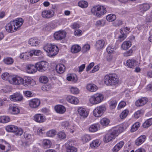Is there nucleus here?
Here are the masks:
<instances>
[{"mask_svg": "<svg viewBox=\"0 0 152 152\" xmlns=\"http://www.w3.org/2000/svg\"><path fill=\"white\" fill-rule=\"evenodd\" d=\"M152 124V118L147 119L143 124L142 126L144 128H148Z\"/></svg>", "mask_w": 152, "mask_h": 152, "instance_id": "nucleus-42", "label": "nucleus"}, {"mask_svg": "<svg viewBox=\"0 0 152 152\" xmlns=\"http://www.w3.org/2000/svg\"><path fill=\"white\" fill-rule=\"evenodd\" d=\"M39 80L40 83L45 84L48 83L49 80L47 77L42 75L39 78Z\"/></svg>", "mask_w": 152, "mask_h": 152, "instance_id": "nucleus-41", "label": "nucleus"}, {"mask_svg": "<svg viewBox=\"0 0 152 152\" xmlns=\"http://www.w3.org/2000/svg\"><path fill=\"white\" fill-rule=\"evenodd\" d=\"M104 82L106 85L109 86H116L119 82V78L115 74L106 75L104 77Z\"/></svg>", "mask_w": 152, "mask_h": 152, "instance_id": "nucleus-1", "label": "nucleus"}, {"mask_svg": "<svg viewBox=\"0 0 152 152\" xmlns=\"http://www.w3.org/2000/svg\"><path fill=\"white\" fill-rule=\"evenodd\" d=\"M11 21L6 25L5 29L6 31L9 33H12L17 31L19 27V19Z\"/></svg>", "mask_w": 152, "mask_h": 152, "instance_id": "nucleus-4", "label": "nucleus"}, {"mask_svg": "<svg viewBox=\"0 0 152 152\" xmlns=\"http://www.w3.org/2000/svg\"><path fill=\"white\" fill-rule=\"evenodd\" d=\"M90 49V46L88 44L84 45L82 48V51L85 53L88 50Z\"/></svg>", "mask_w": 152, "mask_h": 152, "instance_id": "nucleus-58", "label": "nucleus"}, {"mask_svg": "<svg viewBox=\"0 0 152 152\" xmlns=\"http://www.w3.org/2000/svg\"><path fill=\"white\" fill-rule=\"evenodd\" d=\"M91 13L94 15L100 17L107 12L106 7L103 6L97 5L93 7L91 10Z\"/></svg>", "mask_w": 152, "mask_h": 152, "instance_id": "nucleus-3", "label": "nucleus"}, {"mask_svg": "<svg viewBox=\"0 0 152 152\" xmlns=\"http://www.w3.org/2000/svg\"><path fill=\"white\" fill-rule=\"evenodd\" d=\"M54 15V12L51 10H45L42 12V16L44 18L48 19L53 17Z\"/></svg>", "mask_w": 152, "mask_h": 152, "instance_id": "nucleus-13", "label": "nucleus"}, {"mask_svg": "<svg viewBox=\"0 0 152 152\" xmlns=\"http://www.w3.org/2000/svg\"><path fill=\"white\" fill-rule=\"evenodd\" d=\"M66 79L69 81H72L74 83H76L77 80V76L75 74H71L68 75Z\"/></svg>", "mask_w": 152, "mask_h": 152, "instance_id": "nucleus-33", "label": "nucleus"}, {"mask_svg": "<svg viewBox=\"0 0 152 152\" xmlns=\"http://www.w3.org/2000/svg\"><path fill=\"white\" fill-rule=\"evenodd\" d=\"M105 42L103 39H99L96 41L95 45V48L98 50L102 49L104 47Z\"/></svg>", "mask_w": 152, "mask_h": 152, "instance_id": "nucleus-15", "label": "nucleus"}, {"mask_svg": "<svg viewBox=\"0 0 152 152\" xmlns=\"http://www.w3.org/2000/svg\"><path fill=\"white\" fill-rule=\"evenodd\" d=\"M58 137L60 139H63L66 137V135L63 132H60L57 134Z\"/></svg>", "mask_w": 152, "mask_h": 152, "instance_id": "nucleus-60", "label": "nucleus"}, {"mask_svg": "<svg viewBox=\"0 0 152 152\" xmlns=\"http://www.w3.org/2000/svg\"><path fill=\"white\" fill-rule=\"evenodd\" d=\"M128 126V124L126 123H125L122 125L114 128L113 129L114 132L118 133V136L120 133L123 132Z\"/></svg>", "mask_w": 152, "mask_h": 152, "instance_id": "nucleus-11", "label": "nucleus"}, {"mask_svg": "<svg viewBox=\"0 0 152 152\" xmlns=\"http://www.w3.org/2000/svg\"><path fill=\"white\" fill-rule=\"evenodd\" d=\"M34 120L37 122L42 123L46 120L45 117L43 114H37L34 116Z\"/></svg>", "mask_w": 152, "mask_h": 152, "instance_id": "nucleus-16", "label": "nucleus"}, {"mask_svg": "<svg viewBox=\"0 0 152 152\" xmlns=\"http://www.w3.org/2000/svg\"><path fill=\"white\" fill-rule=\"evenodd\" d=\"M56 134V131L55 130H51L47 132L46 135L48 137H53Z\"/></svg>", "mask_w": 152, "mask_h": 152, "instance_id": "nucleus-51", "label": "nucleus"}, {"mask_svg": "<svg viewBox=\"0 0 152 152\" xmlns=\"http://www.w3.org/2000/svg\"><path fill=\"white\" fill-rule=\"evenodd\" d=\"M24 82L25 85H24V86H26L29 84L33 86L34 84V81L30 77H24Z\"/></svg>", "mask_w": 152, "mask_h": 152, "instance_id": "nucleus-31", "label": "nucleus"}, {"mask_svg": "<svg viewBox=\"0 0 152 152\" xmlns=\"http://www.w3.org/2000/svg\"><path fill=\"white\" fill-rule=\"evenodd\" d=\"M42 145L45 148H50L51 145V142L48 139H44L42 141Z\"/></svg>", "mask_w": 152, "mask_h": 152, "instance_id": "nucleus-35", "label": "nucleus"}, {"mask_svg": "<svg viewBox=\"0 0 152 152\" xmlns=\"http://www.w3.org/2000/svg\"><path fill=\"white\" fill-rule=\"evenodd\" d=\"M30 53L29 52L28 53H23L20 56V58L23 59H28L29 58V56Z\"/></svg>", "mask_w": 152, "mask_h": 152, "instance_id": "nucleus-54", "label": "nucleus"}, {"mask_svg": "<svg viewBox=\"0 0 152 152\" xmlns=\"http://www.w3.org/2000/svg\"><path fill=\"white\" fill-rule=\"evenodd\" d=\"M123 24V21L121 20H118L113 23V25L115 27L119 26Z\"/></svg>", "mask_w": 152, "mask_h": 152, "instance_id": "nucleus-56", "label": "nucleus"}, {"mask_svg": "<svg viewBox=\"0 0 152 152\" xmlns=\"http://www.w3.org/2000/svg\"><path fill=\"white\" fill-rule=\"evenodd\" d=\"M117 105V102L115 100H112L110 102V107L111 109H113L115 108Z\"/></svg>", "mask_w": 152, "mask_h": 152, "instance_id": "nucleus-57", "label": "nucleus"}, {"mask_svg": "<svg viewBox=\"0 0 152 152\" xmlns=\"http://www.w3.org/2000/svg\"><path fill=\"white\" fill-rule=\"evenodd\" d=\"M8 110L9 112L12 114L16 115L19 113V109L15 105H10Z\"/></svg>", "mask_w": 152, "mask_h": 152, "instance_id": "nucleus-19", "label": "nucleus"}, {"mask_svg": "<svg viewBox=\"0 0 152 152\" xmlns=\"http://www.w3.org/2000/svg\"><path fill=\"white\" fill-rule=\"evenodd\" d=\"M28 42L30 45L35 46H36L38 45L39 43V40L36 38H33L30 39Z\"/></svg>", "mask_w": 152, "mask_h": 152, "instance_id": "nucleus-30", "label": "nucleus"}, {"mask_svg": "<svg viewBox=\"0 0 152 152\" xmlns=\"http://www.w3.org/2000/svg\"><path fill=\"white\" fill-rule=\"evenodd\" d=\"M75 126L73 124H70L67 130L70 132L73 133L75 129Z\"/></svg>", "mask_w": 152, "mask_h": 152, "instance_id": "nucleus-62", "label": "nucleus"}, {"mask_svg": "<svg viewBox=\"0 0 152 152\" xmlns=\"http://www.w3.org/2000/svg\"><path fill=\"white\" fill-rule=\"evenodd\" d=\"M124 144V142L123 141H121L118 143L113 148V152H117L123 147Z\"/></svg>", "mask_w": 152, "mask_h": 152, "instance_id": "nucleus-23", "label": "nucleus"}, {"mask_svg": "<svg viewBox=\"0 0 152 152\" xmlns=\"http://www.w3.org/2000/svg\"><path fill=\"white\" fill-rule=\"evenodd\" d=\"M91 139V136L88 134L84 135L81 137V140L83 143L89 141Z\"/></svg>", "mask_w": 152, "mask_h": 152, "instance_id": "nucleus-43", "label": "nucleus"}, {"mask_svg": "<svg viewBox=\"0 0 152 152\" xmlns=\"http://www.w3.org/2000/svg\"><path fill=\"white\" fill-rule=\"evenodd\" d=\"M54 109L56 112L59 114H63L66 111L65 107L61 105H57L54 107Z\"/></svg>", "mask_w": 152, "mask_h": 152, "instance_id": "nucleus-20", "label": "nucleus"}, {"mask_svg": "<svg viewBox=\"0 0 152 152\" xmlns=\"http://www.w3.org/2000/svg\"><path fill=\"white\" fill-rule=\"evenodd\" d=\"M113 46H109L107 47L106 49V50L108 54H111L113 53L114 52V48H113Z\"/></svg>", "mask_w": 152, "mask_h": 152, "instance_id": "nucleus-59", "label": "nucleus"}, {"mask_svg": "<svg viewBox=\"0 0 152 152\" xmlns=\"http://www.w3.org/2000/svg\"><path fill=\"white\" fill-rule=\"evenodd\" d=\"M10 121V118L7 116H0V123H5L9 122Z\"/></svg>", "mask_w": 152, "mask_h": 152, "instance_id": "nucleus-39", "label": "nucleus"}, {"mask_svg": "<svg viewBox=\"0 0 152 152\" xmlns=\"http://www.w3.org/2000/svg\"><path fill=\"white\" fill-rule=\"evenodd\" d=\"M106 110V107L104 104L98 106L94 110L93 112V115L95 117H100L102 116Z\"/></svg>", "mask_w": 152, "mask_h": 152, "instance_id": "nucleus-5", "label": "nucleus"}, {"mask_svg": "<svg viewBox=\"0 0 152 152\" xmlns=\"http://www.w3.org/2000/svg\"><path fill=\"white\" fill-rule=\"evenodd\" d=\"M78 6L82 8L87 7L88 6V4L87 1H81L78 3Z\"/></svg>", "mask_w": 152, "mask_h": 152, "instance_id": "nucleus-47", "label": "nucleus"}, {"mask_svg": "<svg viewBox=\"0 0 152 152\" xmlns=\"http://www.w3.org/2000/svg\"><path fill=\"white\" fill-rule=\"evenodd\" d=\"M81 47L78 45H75L72 46L71 48V52L74 53H77L81 50Z\"/></svg>", "mask_w": 152, "mask_h": 152, "instance_id": "nucleus-34", "label": "nucleus"}, {"mask_svg": "<svg viewBox=\"0 0 152 152\" xmlns=\"http://www.w3.org/2000/svg\"><path fill=\"white\" fill-rule=\"evenodd\" d=\"M105 24V22L104 20H98L96 21V25L97 26H104Z\"/></svg>", "mask_w": 152, "mask_h": 152, "instance_id": "nucleus-61", "label": "nucleus"}, {"mask_svg": "<svg viewBox=\"0 0 152 152\" xmlns=\"http://www.w3.org/2000/svg\"><path fill=\"white\" fill-rule=\"evenodd\" d=\"M101 143L99 139H96L92 141L90 144V146L92 149H96Z\"/></svg>", "mask_w": 152, "mask_h": 152, "instance_id": "nucleus-28", "label": "nucleus"}, {"mask_svg": "<svg viewBox=\"0 0 152 152\" xmlns=\"http://www.w3.org/2000/svg\"><path fill=\"white\" fill-rule=\"evenodd\" d=\"M89 103L92 105L98 104L93 95L91 96L89 98Z\"/></svg>", "mask_w": 152, "mask_h": 152, "instance_id": "nucleus-44", "label": "nucleus"}, {"mask_svg": "<svg viewBox=\"0 0 152 152\" xmlns=\"http://www.w3.org/2000/svg\"><path fill=\"white\" fill-rule=\"evenodd\" d=\"M147 101V99L142 98L137 100L135 104L137 107L142 106L146 104Z\"/></svg>", "mask_w": 152, "mask_h": 152, "instance_id": "nucleus-24", "label": "nucleus"}, {"mask_svg": "<svg viewBox=\"0 0 152 152\" xmlns=\"http://www.w3.org/2000/svg\"><path fill=\"white\" fill-rule=\"evenodd\" d=\"M109 122V120L106 118H102L100 121V124L103 126H106L108 125Z\"/></svg>", "mask_w": 152, "mask_h": 152, "instance_id": "nucleus-45", "label": "nucleus"}, {"mask_svg": "<svg viewBox=\"0 0 152 152\" xmlns=\"http://www.w3.org/2000/svg\"><path fill=\"white\" fill-rule=\"evenodd\" d=\"M47 63L44 61L39 62L36 64L37 70L41 72L45 71L47 69Z\"/></svg>", "mask_w": 152, "mask_h": 152, "instance_id": "nucleus-8", "label": "nucleus"}, {"mask_svg": "<svg viewBox=\"0 0 152 152\" xmlns=\"http://www.w3.org/2000/svg\"><path fill=\"white\" fill-rule=\"evenodd\" d=\"M66 99L67 101L72 104H77L79 102V100L76 97L71 95L68 96Z\"/></svg>", "mask_w": 152, "mask_h": 152, "instance_id": "nucleus-21", "label": "nucleus"}, {"mask_svg": "<svg viewBox=\"0 0 152 152\" xmlns=\"http://www.w3.org/2000/svg\"><path fill=\"white\" fill-rule=\"evenodd\" d=\"M45 130V129L44 127L42 126L39 127L37 131V134L40 135L44 133Z\"/></svg>", "mask_w": 152, "mask_h": 152, "instance_id": "nucleus-55", "label": "nucleus"}, {"mask_svg": "<svg viewBox=\"0 0 152 152\" xmlns=\"http://www.w3.org/2000/svg\"><path fill=\"white\" fill-rule=\"evenodd\" d=\"M146 137L144 135H141L138 137L135 141V144L137 145L142 144L145 140Z\"/></svg>", "mask_w": 152, "mask_h": 152, "instance_id": "nucleus-29", "label": "nucleus"}, {"mask_svg": "<svg viewBox=\"0 0 152 152\" xmlns=\"http://www.w3.org/2000/svg\"><path fill=\"white\" fill-rule=\"evenodd\" d=\"M129 111L128 110L126 109L123 110L120 115V118L121 119H124L127 116Z\"/></svg>", "mask_w": 152, "mask_h": 152, "instance_id": "nucleus-48", "label": "nucleus"}, {"mask_svg": "<svg viewBox=\"0 0 152 152\" xmlns=\"http://www.w3.org/2000/svg\"><path fill=\"white\" fill-rule=\"evenodd\" d=\"M150 7V5L147 3L140 4L138 6V9L142 12V13L148 10Z\"/></svg>", "mask_w": 152, "mask_h": 152, "instance_id": "nucleus-18", "label": "nucleus"}, {"mask_svg": "<svg viewBox=\"0 0 152 152\" xmlns=\"http://www.w3.org/2000/svg\"><path fill=\"white\" fill-rule=\"evenodd\" d=\"M44 50L48 53V55L50 57H52L56 55L59 51L58 47L55 45L48 44L43 48Z\"/></svg>", "mask_w": 152, "mask_h": 152, "instance_id": "nucleus-2", "label": "nucleus"}, {"mask_svg": "<svg viewBox=\"0 0 152 152\" xmlns=\"http://www.w3.org/2000/svg\"><path fill=\"white\" fill-rule=\"evenodd\" d=\"M40 104V101L38 99H32L29 101V105L31 108L35 109L37 108Z\"/></svg>", "mask_w": 152, "mask_h": 152, "instance_id": "nucleus-9", "label": "nucleus"}, {"mask_svg": "<svg viewBox=\"0 0 152 152\" xmlns=\"http://www.w3.org/2000/svg\"><path fill=\"white\" fill-rule=\"evenodd\" d=\"M11 91V88L10 86H6L5 87H4L2 89V91L3 92L5 93H7L10 92Z\"/></svg>", "mask_w": 152, "mask_h": 152, "instance_id": "nucleus-64", "label": "nucleus"}, {"mask_svg": "<svg viewBox=\"0 0 152 152\" xmlns=\"http://www.w3.org/2000/svg\"><path fill=\"white\" fill-rule=\"evenodd\" d=\"M126 64L129 67L133 68L137 66H138L139 63L138 61L135 60L130 59L127 60Z\"/></svg>", "mask_w": 152, "mask_h": 152, "instance_id": "nucleus-17", "label": "nucleus"}, {"mask_svg": "<svg viewBox=\"0 0 152 152\" xmlns=\"http://www.w3.org/2000/svg\"><path fill=\"white\" fill-rule=\"evenodd\" d=\"M10 99L12 101L17 102L19 101V94L18 93H14L10 95Z\"/></svg>", "mask_w": 152, "mask_h": 152, "instance_id": "nucleus-38", "label": "nucleus"}, {"mask_svg": "<svg viewBox=\"0 0 152 152\" xmlns=\"http://www.w3.org/2000/svg\"><path fill=\"white\" fill-rule=\"evenodd\" d=\"M78 114L83 117L86 118L88 115V113L86 109L82 107H80L78 110Z\"/></svg>", "mask_w": 152, "mask_h": 152, "instance_id": "nucleus-32", "label": "nucleus"}, {"mask_svg": "<svg viewBox=\"0 0 152 152\" xmlns=\"http://www.w3.org/2000/svg\"><path fill=\"white\" fill-rule=\"evenodd\" d=\"M26 72L29 74H33L36 72L37 71V68L36 65L29 64L26 66Z\"/></svg>", "mask_w": 152, "mask_h": 152, "instance_id": "nucleus-14", "label": "nucleus"}, {"mask_svg": "<svg viewBox=\"0 0 152 152\" xmlns=\"http://www.w3.org/2000/svg\"><path fill=\"white\" fill-rule=\"evenodd\" d=\"M121 34L118 37V40L120 42H122L125 39L126 37V35L124 32H121V30H120Z\"/></svg>", "mask_w": 152, "mask_h": 152, "instance_id": "nucleus-49", "label": "nucleus"}, {"mask_svg": "<svg viewBox=\"0 0 152 152\" xmlns=\"http://www.w3.org/2000/svg\"><path fill=\"white\" fill-rule=\"evenodd\" d=\"M8 81L10 83L12 84L16 85L18 83V81L17 77L14 75H10Z\"/></svg>", "mask_w": 152, "mask_h": 152, "instance_id": "nucleus-25", "label": "nucleus"}, {"mask_svg": "<svg viewBox=\"0 0 152 152\" xmlns=\"http://www.w3.org/2000/svg\"><path fill=\"white\" fill-rule=\"evenodd\" d=\"M131 45V43L129 41H124L121 45V48L123 50H126L129 48Z\"/></svg>", "mask_w": 152, "mask_h": 152, "instance_id": "nucleus-36", "label": "nucleus"}, {"mask_svg": "<svg viewBox=\"0 0 152 152\" xmlns=\"http://www.w3.org/2000/svg\"><path fill=\"white\" fill-rule=\"evenodd\" d=\"M69 89L71 93L73 94H77L79 92V90L76 87L71 86L70 87Z\"/></svg>", "mask_w": 152, "mask_h": 152, "instance_id": "nucleus-52", "label": "nucleus"}, {"mask_svg": "<svg viewBox=\"0 0 152 152\" xmlns=\"http://www.w3.org/2000/svg\"><path fill=\"white\" fill-rule=\"evenodd\" d=\"M74 142L73 141H68L65 144L67 152H77V149L72 146Z\"/></svg>", "mask_w": 152, "mask_h": 152, "instance_id": "nucleus-7", "label": "nucleus"}, {"mask_svg": "<svg viewBox=\"0 0 152 152\" xmlns=\"http://www.w3.org/2000/svg\"><path fill=\"white\" fill-rule=\"evenodd\" d=\"M57 72L59 74L63 73L65 70V67L62 64H59L57 65L56 68Z\"/></svg>", "mask_w": 152, "mask_h": 152, "instance_id": "nucleus-26", "label": "nucleus"}, {"mask_svg": "<svg viewBox=\"0 0 152 152\" xmlns=\"http://www.w3.org/2000/svg\"><path fill=\"white\" fill-rule=\"evenodd\" d=\"M116 18V15L113 14H110L107 16L106 18L109 22H112L115 20Z\"/></svg>", "mask_w": 152, "mask_h": 152, "instance_id": "nucleus-40", "label": "nucleus"}, {"mask_svg": "<svg viewBox=\"0 0 152 152\" xmlns=\"http://www.w3.org/2000/svg\"><path fill=\"white\" fill-rule=\"evenodd\" d=\"M70 124L68 121L63 122L61 123V126L67 129Z\"/></svg>", "mask_w": 152, "mask_h": 152, "instance_id": "nucleus-63", "label": "nucleus"}, {"mask_svg": "<svg viewBox=\"0 0 152 152\" xmlns=\"http://www.w3.org/2000/svg\"><path fill=\"white\" fill-rule=\"evenodd\" d=\"M6 130L9 132L16 133L15 134L17 135H18V132H17L18 131V128L17 126L12 125H8L5 127Z\"/></svg>", "mask_w": 152, "mask_h": 152, "instance_id": "nucleus-12", "label": "nucleus"}, {"mask_svg": "<svg viewBox=\"0 0 152 152\" xmlns=\"http://www.w3.org/2000/svg\"><path fill=\"white\" fill-rule=\"evenodd\" d=\"M96 101V103L98 104L100 103L103 100L104 96L103 95L100 93H97L93 94Z\"/></svg>", "mask_w": 152, "mask_h": 152, "instance_id": "nucleus-27", "label": "nucleus"}, {"mask_svg": "<svg viewBox=\"0 0 152 152\" xmlns=\"http://www.w3.org/2000/svg\"><path fill=\"white\" fill-rule=\"evenodd\" d=\"M86 89L89 92H94L98 90V87L95 84L92 83L88 84L86 86Z\"/></svg>", "mask_w": 152, "mask_h": 152, "instance_id": "nucleus-22", "label": "nucleus"}, {"mask_svg": "<svg viewBox=\"0 0 152 152\" xmlns=\"http://www.w3.org/2000/svg\"><path fill=\"white\" fill-rule=\"evenodd\" d=\"M29 53H30L29 54L30 56L31 57L33 55L39 56L42 53V51L40 50H31L29 52Z\"/></svg>", "mask_w": 152, "mask_h": 152, "instance_id": "nucleus-37", "label": "nucleus"}, {"mask_svg": "<svg viewBox=\"0 0 152 152\" xmlns=\"http://www.w3.org/2000/svg\"><path fill=\"white\" fill-rule=\"evenodd\" d=\"M66 35V33L64 31H59L55 32L54 34V38L58 40H61L64 38Z\"/></svg>", "mask_w": 152, "mask_h": 152, "instance_id": "nucleus-10", "label": "nucleus"}, {"mask_svg": "<svg viewBox=\"0 0 152 152\" xmlns=\"http://www.w3.org/2000/svg\"><path fill=\"white\" fill-rule=\"evenodd\" d=\"M118 133L114 132L112 129L105 135L104 138V141L105 142H109L114 139L117 136Z\"/></svg>", "mask_w": 152, "mask_h": 152, "instance_id": "nucleus-6", "label": "nucleus"}, {"mask_svg": "<svg viewBox=\"0 0 152 152\" xmlns=\"http://www.w3.org/2000/svg\"><path fill=\"white\" fill-rule=\"evenodd\" d=\"M4 61L7 64H11L13 63V60L11 58L7 57L4 59Z\"/></svg>", "mask_w": 152, "mask_h": 152, "instance_id": "nucleus-50", "label": "nucleus"}, {"mask_svg": "<svg viewBox=\"0 0 152 152\" xmlns=\"http://www.w3.org/2000/svg\"><path fill=\"white\" fill-rule=\"evenodd\" d=\"M140 126V123L139 122L135 123L134 124L132 127L131 131L132 132H134L137 130Z\"/></svg>", "mask_w": 152, "mask_h": 152, "instance_id": "nucleus-46", "label": "nucleus"}, {"mask_svg": "<svg viewBox=\"0 0 152 152\" xmlns=\"http://www.w3.org/2000/svg\"><path fill=\"white\" fill-rule=\"evenodd\" d=\"M90 131L94 132L98 130V125L97 124H94L92 125L89 128Z\"/></svg>", "mask_w": 152, "mask_h": 152, "instance_id": "nucleus-53", "label": "nucleus"}]
</instances>
